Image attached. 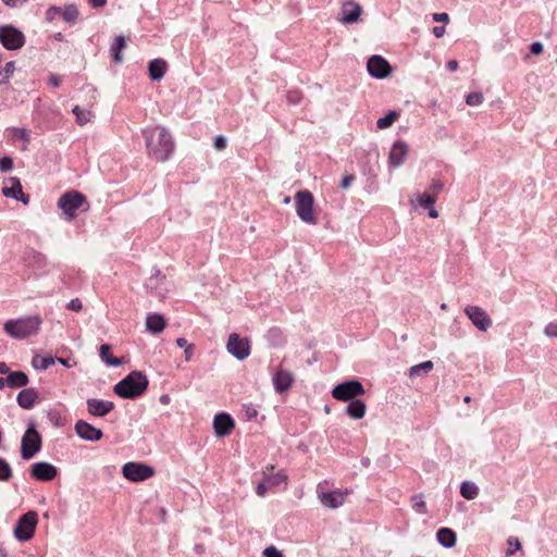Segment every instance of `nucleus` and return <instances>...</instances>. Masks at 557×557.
<instances>
[{"label": "nucleus", "mask_w": 557, "mask_h": 557, "mask_svg": "<svg viewBox=\"0 0 557 557\" xmlns=\"http://www.w3.org/2000/svg\"><path fill=\"white\" fill-rule=\"evenodd\" d=\"M148 154L157 161L164 162L174 150V143L169 131L157 125L144 131Z\"/></svg>", "instance_id": "nucleus-1"}, {"label": "nucleus", "mask_w": 557, "mask_h": 557, "mask_svg": "<svg viewBox=\"0 0 557 557\" xmlns=\"http://www.w3.org/2000/svg\"><path fill=\"white\" fill-rule=\"evenodd\" d=\"M148 386L145 374L138 371L131 372L114 386V393L123 398H135L141 395Z\"/></svg>", "instance_id": "nucleus-2"}, {"label": "nucleus", "mask_w": 557, "mask_h": 557, "mask_svg": "<svg viewBox=\"0 0 557 557\" xmlns=\"http://www.w3.org/2000/svg\"><path fill=\"white\" fill-rule=\"evenodd\" d=\"M41 320L38 317H27L9 320L4 324V331L15 339H25L38 333Z\"/></svg>", "instance_id": "nucleus-3"}, {"label": "nucleus", "mask_w": 557, "mask_h": 557, "mask_svg": "<svg viewBox=\"0 0 557 557\" xmlns=\"http://www.w3.org/2000/svg\"><path fill=\"white\" fill-rule=\"evenodd\" d=\"M313 203L314 198L309 190L305 189L296 193V213L302 222L311 225L317 224V218L313 214Z\"/></svg>", "instance_id": "nucleus-4"}, {"label": "nucleus", "mask_w": 557, "mask_h": 557, "mask_svg": "<svg viewBox=\"0 0 557 557\" xmlns=\"http://www.w3.org/2000/svg\"><path fill=\"white\" fill-rule=\"evenodd\" d=\"M84 205L88 206L86 197L76 190L66 191L58 200V207L69 221L76 216V211ZM85 210H88V207Z\"/></svg>", "instance_id": "nucleus-5"}, {"label": "nucleus", "mask_w": 557, "mask_h": 557, "mask_svg": "<svg viewBox=\"0 0 557 557\" xmlns=\"http://www.w3.org/2000/svg\"><path fill=\"white\" fill-rule=\"evenodd\" d=\"M38 523V515L36 511L24 513L16 522L13 534L16 540L25 542L34 536L36 525Z\"/></svg>", "instance_id": "nucleus-6"}, {"label": "nucleus", "mask_w": 557, "mask_h": 557, "mask_svg": "<svg viewBox=\"0 0 557 557\" xmlns=\"http://www.w3.org/2000/svg\"><path fill=\"white\" fill-rule=\"evenodd\" d=\"M366 393L359 381L350 380L336 385L332 389V396L342 401H348Z\"/></svg>", "instance_id": "nucleus-7"}, {"label": "nucleus", "mask_w": 557, "mask_h": 557, "mask_svg": "<svg viewBox=\"0 0 557 557\" xmlns=\"http://www.w3.org/2000/svg\"><path fill=\"white\" fill-rule=\"evenodd\" d=\"M41 448V436L38 431L30 426L22 438L21 456L25 460L32 459Z\"/></svg>", "instance_id": "nucleus-8"}, {"label": "nucleus", "mask_w": 557, "mask_h": 557, "mask_svg": "<svg viewBox=\"0 0 557 557\" xmlns=\"http://www.w3.org/2000/svg\"><path fill=\"white\" fill-rule=\"evenodd\" d=\"M122 473L132 482H140L152 478L154 469L140 462H127L123 466Z\"/></svg>", "instance_id": "nucleus-9"}, {"label": "nucleus", "mask_w": 557, "mask_h": 557, "mask_svg": "<svg viewBox=\"0 0 557 557\" xmlns=\"http://www.w3.org/2000/svg\"><path fill=\"white\" fill-rule=\"evenodd\" d=\"M363 13L362 7L354 0H345L336 20L344 25L357 24Z\"/></svg>", "instance_id": "nucleus-10"}, {"label": "nucleus", "mask_w": 557, "mask_h": 557, "mask_svg": "<svg viewBox=\"0 0 557 557\" xmlns=\"http://www.w3.org/2000/svg\"><path fill=\"white\" fill-rule=\"evenodd\" d=\"M226 349L228 354L234 356L236 359L244 360L250 354L249 341L247 338L240 337L236 333H232L228 336Z\"/></svg>", "instance_id": "nucleus-11"}, {"label": "nucleus", "mask_w": 557, "mask_h": 557, "mask_svg": "<svg viewBox=\"0 0 557 557\" xmlns=\"http://www.w3.org/2000/svg\"><path fill=\"white\" fill-rule=\"evenodd\" d=\"M25 36L24 34L11 26V25H2V47L8 50H16L24 46Z\"/></svg>", "instance_id": "nucleus-12"}, {"label": "nucleus", "mask_w": 557, "mask_h": 557, "mask_svg": "<svg viewBox=\"0 0 557 557\" xmlns=\"http://www.w3.org/2000/svg\"><path fill=\"white\" fill-rule=\"evenodd\" d=\"M465 313L472 324L480 331L486 332L492 326V320L487 313L478 306H467Z\"/></svg>", "instance_id": "nucleus-13"}, {"label": "nucleus", "mask_w": 557, "mask_h": 557, "mask_svg": "<svg viewBox=\"0 0 557 557\" xmlns=\"http://www.w3.org/2000/svg\"><path fill=\"white\" fill-rule=\"evenodd\" d=\"M369 74L375 78H385L392 73L389 63L381 55H372L367 63Z\"/></svg>", "instance_id": "nucleus-14"}, {"label": "nucleus", "mask_w": 557, "mask_h": 557, "mask_svg": "<svg viewBox=\"0 0 557 557\" xmlns=\"http://www.w3.org/2000/svg\"><path fill=\"white\" fill-rule=\"evenodd\" d=\"M58 474V469L46 461L35 462L30 467V475L37 481H52Z\"/></svg>", "instance_id": "nucleus-15"}, {"label": "nucleus", "mask_w": 557, "mask_h": 557, "mask_svg": "<svg viewBox=\"0 0 557 557\" xmlns=\"http://www.w3.org/2000/svg\"><path fill=\"white\" fill-rule=\"evenodd\" d=\"M75 433L83 440L88 442H98L102 438L103 433L100 429L91 425L85 420L76 421L74 425Z\"/></svg>", "instance_id": "nucleus-16"}, {"label": "nucleus", "mask_w": 557, "mask_h": 557, "mask_svg": "<svg viewBox=\"0 0 557 557\" xmlns=\"http://www.w3.org/2000/svg\"><path fill=\"white\" fill-rule=\"evenodd\" d=\"M8 183H12V186L2 187V196L10 197L22 201L24 205H28L29 196L23 193L20 180L17 177L11 176L8 178Z\"/></svg>", "instance_id": "nucleus-17"}, {"label": "nucleus", "mask_w": 557, "mask_h": 557, "mask_svg": "<svg viewBox=\"0 0 557 557\" xmlns=\"http://www.w3.org/2000/svg\"><path fill=\"white\" fill-rule=\"evenodd\" d=\"M235 428V422L227 413H218L213 419V429L216 436L228 435Z\"/></svg>", "instance_id": "nucleus-18"}, {"label": "nucleus", "mask_w": 557, "mask_h": 557, "mask_svg": "<svg viewBox=\"0 0 557 557\" xmlns=\"http://www.w3.org/2000/svg\"><path fill=\"white\" fill-rule=\"evenodd\" d=\"M408 151H409V146L407 143L401 141V140L395 141L394 145L392 146V149H391L389 156H388L389 164L394 168L400 166L405 162Z\"/></svg>", "instance_id": "nucleus-19"}, {"label": "nucleus", "mask_w": 557, "mask_h": 557, "mask_svg": "<svg viewBox=\"0 0 557 557\" xmlns=\"http://www.w3.org/2000/svg\"><path fill=\"white\" fill-rule=\"evenodd\" d=\"M87 411L94 417H104L114 409V404L108 400L89 398L86 401Z\"/></svg>", "instance_id": "nucleus-20"}, {"label": "nucleus", "mask_w": 557, "mask_h": 557, "mask_svg": "<svg viewBox=\"0 0 557 557\" xmlns=\"http://www.w3.org/2000/svg\"><path fill=\"white\" fill-rule=\"evenodd\" d=\"M294 383V375L292 372L278 368L273 376V385L277 393L282 394L290 388Z\"/></svg>", "instance_id": "nucleus-21"}, {"label": "nucleus", "mask_w": 557, "mask_h": 557, "mask_svg": "<svg viewBox=\"0 0 557 557\" xmlns=\"http://www.w3.org/2000/svg\"><path fill=\"white\" fill-rule=\"evenodd\" d=\"M345 495L341 491L321 492L319 493V499L323 506L335 509L344 504Z\"/></svg>", "instance_id": "nucleus-22"}, {"label": "nucleus", "mask_w": 557, "mask_h": 557, "mask_svg": "<svg viewBox=\"0 0 557 557\" xmlns=\"http://www.w3.org/2000/svg\"><path fill=\"white\" fill-rule=\"evenodd\" d=\"M8 373L7 385L11 388H18L28 384V376L22 371L10 372L5 363L2 362V374Z\"/></svg>", "instance_id": "nucleus-23"}, {"label": "nucleus", "mask_w": 557, "mask_h": 557, "mask_svg": "<svg viewBox=\"0 0 557 557\" xmlns=\"http://www.w3.org/2000/svg\"><path fill=\"white\" fill-rule=\"evenodd\" d=\"M273 471V466H268L262 471V479L271 488L280 485L282 482H286L287 480V475L283 471H278L276 473Z\"/></svg>", "instance_id": "nucleus-24"}, {"label": "nucleus", "mask_w": 557, "mask_h": 557, "mask_svg": "<svg viewBox=\"0 0 557 557\" xmlns=\"http://www.w3.org/2000/svg\"><path fill=\"white\" fill-rule=\"evenodd\" d=\"M166 326L165 319L162 314H149L146 318V329L152 334L161 333Z\"/></svg>", "instance_id": "nucleus-25"}, {"label": "nucleus", "mask_w": 557, "mask_h": 557, "mask_svg": "<svg viewBox=\"0 0 557 557\" xmlns=\"http://www.w3.org/2000/svg\"><path fill=\"white\" fill-rule=\"evenodd\" d=\"M38 399V393L35 388L22 389L17 395V403L24 409H30Z\"/></svg>", "instance_id": "nucleus-26"}, {"label": "nucleus", "mask_w": 557, "mask_h": 557, "mask_svg": "<svg viewBox=\"0 0 557 557\" xmlns=\"http://www.w3.org/2000/svg\"><path fill=\"white\" fill-rule=\"evenodd\" d=\"M168 69V63L163 59H154L150 61L148 71H149V77L152 81H160Z\"/></svg>", "instance_id": "nucleus-27"}, {"label": "nucleus", "mask_w": 557, "mask_h": 557, "mask_svg": "<svg viewBox=\"0 0 557 557\" xmlns=\"http://www.w3.org/2000/svg\"><path fill=\"white\" fill-rule=\"evenodd\" d=\"M437 541L441 545L451 548L456 545V533L449 528H442L436 533Z\"/></svg>", "instance_id": "nucleus-28"}, {"label": "nucleus", "mask_w": 557, "mask_h": 557, "mask_svg": "<svg viewBox=\"0 0 557 557\" xmlns=\"http://www.w3.org/2000/svg\"><path fill=\"white\" fill-rule=\"evenodd\" d=\"M366 404L360 399H355L349 403L346 408L347 414L352 419H362L366 414Z\"/></svg>", "instance_id": "nucleus-29"}, {"label": "nucleus", "mask_w": 557, "mask_h": 557, "mask_svg": "<svg viewBox=\"0 0 557 557\" xmlns=\"http://www.w3.org/2000/svg\"><path fill=\"white\" fill-rule=\"evenodd\" d=\"M433 367H434V364L430 360L424 361V362L419 363V364H416V366H412L409 369V376L410 377L425 376V375H428L432 371Z\"/></svg>", "instance_id": "nucleus-30"}, {"label": "nucleus", "mask_w": 557, "mask_h": 557, "mask_svg": "<svg viewBox=\"0 0 557 557\" xmlns=\"http://www.w3.org/2000/svg\"><path fill=\"white\" fill-rule=\"evenodd\" d=\"M111 346L108 344H103L99 348L100 357L102 361H104L109 366L119 367L123 363V360L120 358H115L110 355Z\"/></svg>", "instance_id": "nucleus-31"}, {"label": "nucleus", "mask_w": 557, "mask_h": 557, "mask_svg": "<svg viewBox=\"0 0 557 557\" xmlns=\"http://www.w3.org/2000/svg\"><path fill=\"white\" fill-rule=\"evenodd\" d=\"M8 132V138L9 140L15 141V140H23V146L21 150H26V144L29 140L28 133L25 128H10Z\"/></svg>", "instance_id": "nucleus-32"}, {"label": "nucleus", "mask_w": 557, "mask_h": 557, "mask_svg": "<svg viewBox=\"0 0 557 557\" xmlns=\"http://www.w3.org/2000/svg\"><path fill=\"white\" fill-rule=\"evenodd\" d=\"M125 47V38L123 36H117L110 49L112 58L115 63H121L123 61L121 52Z\"/></svg>", "instance_id": "nucleus-33"}, {"label": "nucleus", "mask_w": 557, "mask_h": 557, "mask_svg": "<svg viewBox=\"0 0 557 557\" xmlns=\"http://www.w3.org/2000/svg\"><path fill=\"white\" fill-rule=\"evenodd\" d=\"M460 494L466 499L472 500L476 498L479 494V487L472 482L465 481L460 486Z\"/></svg>", "instance_id": "nucleus-34"}, {"label": "nucleus", "mask_w": 557, "mask_h": 557, "mask_svg": "<svg viewBox=\"0 0 557 557\" xmlns=\"http://www.w3.org/2000/svg\"><path fill=\"white\" fill-rule=\"evenodd\" d=\"M55 363V358L51 356L41 357L36 355L33 357L32 366L37 370H46Z\"/></svg>", "instance_id": "nucleus-35"}, {"label": "nucleus", "mask_w": 557, "mask_h": 557, "mask_svg": "<svg viewBox=\"0 0 557 557\" xmlns=\"http://www.w3.org/2000/svg\"><path fill=\"white\" fill-rule=\"evenodd\" d=\"M399 112L392 110L384 117H381L376 121V126L379 129H385L393 125V123L399 117Z\"/></svg>", "instance_id": "nucleus-36"}, {"label": "nucleus", "mask_w": 557, "mask_h": 557, "mask_svg": "<svg viewBox=\"0 0 557 557\" xmlns=\"http://www.w3.org/2000/svg\"><path fill=\"white\" fill-rule=\"evenodd\" d=\"M62 17L67 23H75L78 17V10L75 5L70 4L62 9Z\"/></svg>", "instance_id": "nucleus-37"}, {"label": "nucleus", "mask_w": 557, "mask_h": 557, "mask_svg": "<svg viewBox=\"0 0 557 557\" xmlns=\"http://www.w3.org/2000/svg\"><path fill=\"white\" fill-rule=\"evenodd\" d=\"M72 111L76 115V121L81 126L85 125L90 121V111L81 109L78 106H75Z\"/></svg>", "instance_id": "nucleus-38"}, {"label": "nucleus", "mask_w": 557, "mask_h": 557, "mask_svg": "<svg viewBox=\"0 0 557 557\" xmlns=\"http://www.w3.org/2000/svg\"><path fill=\"white\" fill-rule=\"evenodd\" d=\"M418 205L422 208H431V206H434L436 201V197L434 195L429 194H417L416 196Z\"/></svg>", "instance_id": "nucleus-39"}, {"label": "nucleus", "mask_w": 557, "mask_h": 557, "mask_svg": "<svg viewBox=\"0 0 557 557\" xmlns=\"http://www.w3.org/2000/svg\"><path fill=\"white\" fill-rule=\"evenodd\" d=\"M483 100H484V97L481 92H470L466 97V103L471 107L482 104Z\"/></svg>", "instance_id": "nucleus-40"}, {"label": "nucleus", "mask_w": 557, "mask_h": 557, "mask_svg": "<svg viewBox=\"0 0 557 557\" xmlns=\"http://www.w3.org/2000/svg\"><path fill=\"white\" fill-rule=\"evenodd\" d=\"M60 16H62V8L59 7H50L46 12V18L48 22H53Z\"/></svg>", "instance_id": "nucleus-41"}, {"label": "nucleus", "mask_w": 557, "mask_h": 557, "mask_svg": "<svg viewBox=\"0 0 557 557\" xmlns=\"http://www.w3.org/2000/svg\"><path fill=\"white\" fill-rule=\"evenodd\" d=\"M413 503V508L420 513H425V502L423 500L422 495H414L411 498Z\"/></svg>", "instance_id": "nucleus-42"}, {"label": "nucleus", "mask_w": 557, "mask_h": 557, "mask_svg": "<svg viewBox=\"0 0 557 557\" xmlns=\"http://www.w3.org/2000/svg\"><path fill=\"white\" fill-rule=\"evenodd\" d=\"M508 545H509V548L507 550V555H512L521 546V544L517 537H509Z\"/></svg>", "instance_id": "nucleus-43"}, {"label": "nucleus", "mask_w": 557, "mask_h": 557, "mask_svg": "<svg viewBox=\"0 0 557 557\" xmlns=\"http://www.w3.org/2000/svg\"><path fill=\"white\" fill-rule=\"evenodd\" d=\"M264 557H284L283 554L275 547L269 546L263 550Z\"/></svg>", "instance_id": "nucleus-44"}, {"label": "nucleus", "mask_w": 557, "mask_h": 557, "mask_svg": "<svg viewBox=\"0 0 557 557\" xmlns=\"http://www.w3.org/2000/svg\"><path fill=\"white\" fill-rule=\"evenodd\" d=\"M213 146L219 151L224 150L226 148V138L222 135L216 136Z\"/></svg>", "instance_id": "nucleus-45"}, {"label": "nucleus", "mask_w": 557, "mask_h": 557, "mask_svg": "<svg viewBox=\"0 0 557 557\" xmlns=\"http://www.w3.org/2000/svg\"><path fill=\"white\" fill-rule=\"evenodd\" d=\"M269 488H271V487L262 479L261 482L256 487V493L258 496L263 497L267 494V492L269 491Z\"/></svg>", "instance_id": "nucleus-46"}, {"label": "nucleus", "mask_w": 557, "mask_h": 557, "mask_svg": "<svg viewBox=\"0 0 557 557\" xmlns=\"http://www.w3.org/2000/svg\"><path fill=\"white\" fill-rule=\"evenodd\" d=\"M544 333L549 337H557V323H549L545 326Z\"/></svg>", "instance_id": "nucleus-47"}, {"label": "nucleus", "mask_w": 557, "mask_h": 557, "mask_svg": "<svg viewBox=\"0 0 557 557\" xmlns=\"http://www.w3.org/2000/svg\"><path fill=\"white\" fill-rule=\"evenodd\" d=\"M444 184L441 181H433L430 185V189L432 190L433 195L436 197V195L443 189Z\"/></svg>", "instance_id": "nucleus-48"}, {"label": "nucleus", "mask_w": 557, "mask_h": 557, "mask_svg": "<svg viewBox=\"0 0 557 557\" xmlns=\"http://www.w3.org/2000/svg\"><path fill=\"white\" fill-rule=\"evenodd\" d=\"M82 308H83V305L78 298L72 299L67 304V309H70V310L79 311V310H82Z\"/></svg>", "instance_id": "nucleus-49"}, {"label": "nucleus", "mask_w": 557, "mask_h": 557, "mask_svg": "<svg viewBox=\"0 0 557 557\" xmlns=\"http://www.w3.org/2000/svg\"><path fill=\"white\" fill-rule=\"evenodd\" d=\"M13 169V160L10 157H2V172H8Z\"/></svg>", "instance_id": "nucleus-50"}, {"label": "nucleus", "mask_w": 557, "mask_h": 557, "mask_svg": "<svg viewBox=\"0 0 557 557\" xmlns=\"http://www.w3.org/2000/svg\"><path fill=\"white\" fill-rule=\"evenodd\" d=\"M11 475L12 471L10 466L4 460H2V480H8L11 478Z\"/></svg>", "instance_id": "nucleus-51"}, {"label": "nucleus", "mask_w": 557, "mask_h": 557, "mask_svg": "<svg viewBox=\"0 0 557 557\" xmlns=\"http://www.w3.org/2000/svg\"><path fill=\"white\" fill-rule=\"evenodd\" d=\"M433 20L435 22L448 23L449 22V16H448L447 13H434L433 14Z\"/></svg>", "instance_id": "nucleus-52"}, {"label": "nucleus", "mask_w": 557, "mask_h": 557, "mask_svg": "<svg viewBox=\"0 0 557 557\" xmlns=\"http://www.w3.org/2000/svg\"><path fill=\"white\" fill-rule=\"evenodd\" d=\"M530 51L533 54H541L543 52V45L539 41L533 42L530 47Z\"/></svg>", "instance_id": "nucleus-53"}, {"label": "nucleus", "mask_w": 557, "mask_h": 557, "mask_svg": "<svg viewBox=\"0 0 557 557\" xmlns=\"http://www.w3.org/2000/svg\"><path fill=\"white\" fill-rule=\"evenodd\" d=\"M354 175H345L341 182V187L344 189L348 188L350 184L354 182Z\"/></svg>", "instance_id": "nucleus-54"}, {"label": "nucleus", "mask_w": 557, "mask_h": 557, "mask_svg": "<svg viewBox=\"0 0 557 557\" xmlns=\"http://www.w3.org/2000/svg\"><path fill=\"white\" fill-rule=\"evenodd\" d=\"M194 345H189L187 346L186 348H184V355H185V361H190L191 357H193V354H194Z\"/></svg>", "instance_id": "nucleus-55"}, {"label": "nucleus", "mask_w": 557, "mask_h": 557, "mask_svg": "<svg viewBox=\"0 0 557 557\" xmlns=\"http://www.w3.org/2000/svg\"><path fill=\"white\" fill-rule=\"evenodd\" d=\"M245 412H246V417H247L248 420L255 419L257 417V414H258L257 409H255L251 406L247 407Z\"/></svg>", "instance_id": "nucleus-56"}, {"label": "nucleus", "mask_w": 557, "mask_h": 557, "mask_svg": "<svg viewBox=\"0 0 557 557\" xmlns=\"http://www.w3.org/2000/svg\"><path fill=\"white\" fill-rule=\"evenodd\" d=\"M433 34L436 38L443 37V35L445 34V27L444 26H435L433 28Z\"/></svg>", "instance_id": "nucleus-57"}, {"label": "nucleus", "mask_w": 557, "mask_h": 557, "mask_svg": "<svg viewBox=\"0 0 557 557\" xmlns=\"http://www.w3.org/2000/svg\"><path fill=\"white\" fill-rule=\"evenodd\" d=\"M4 72H5L7 78H9L10 75L14 72V62L13 61L8 62L5 64Z\"/></svg>", "instance_id": "nucleus-58"}, {"label": "nucleus", "mask_w": 557, "mask_h": 557, "mask_svg": "<svg viewBox=\"0 0 557 557\" xmlns=\"http://www.w3.org/2000/svg\"><path fill=\"white\" fill-rule=\"evenodd\" d=\"M49 84L52 85L53 87H59L61 85V79L57 75H50Z\"/></svg>", "instance_id": "nucleus-59"}, {"label": "nucleus", "mask_w": 557, "mask_h": 557, "mask_svg": "<svg viewBox=\"0 0 557 557\" xmlns=\"http://www.w3.org/2000/svg\"><path fill=\"white\" fill-rule=\"evenodd\" d=\"M458 66H459V64H458V62H457L456 60H449V61L447 62V69H448L449 71H451V72L457 71V70H458Z\"/></svg>", "instance_id": "nucleus-60"}, {"label": "nucleus", "mask_w": 557, "mask_h": 557, "mask_svg": "<svg viewBox=\"0 0 557 557\" xmlns=\"http://www.w3.org/2000/svg\"><path fill=\"white\" fill-rule=\"evenodd\" d=\"M25 1L26 0H2V2H4L9 7H16Z\"/></svg>", "instance_id": "nucleus-61"}, {"label": "nucleus", "mask_w": 557, "mask_h": 557, "mask_svg": "<svg viewBox=\"0 0 557 557\" xmlns=\"http://www.w3.org/2000/svg\"><path fill=\"white\" fill-rule=\"evenodd\" d=\"M88 2L95 8H101L106 4L107 0H88Z\"/></svg>", "instance_id": "nucleus-62"}, {"label": "nucleus", "mask_w": 557, "mask_h": 557, "mask_svg": "<svg viewBox=\"0 0 557 557\" xmlns=\"http://www.w3.org/2000/svg\"><path fill=\"white\" fill-rule=\"evenodd\" d=\"M176 345L181 348H186L187 346H189L190 344L187 343V341L184 338V337H178L176 339Z\"/></svg>", "instance_id": "nucleus-63"}, {"label": "nucleus", "mask_w": 557, "mask_h": 557, "mask_svg": "<svg viewBox=\"0 0 557 557\" xmlns=\"http://www.w3.org/2000/svg\"><path fill=\"white\" fill-rule=\"evenodd\" d=\"M60 362L61 364L71 368L76 364V362L70 363L69 359L55 358V362Z\"/></svg>", "instance_id": "nucleus-64"}]
</instances>
